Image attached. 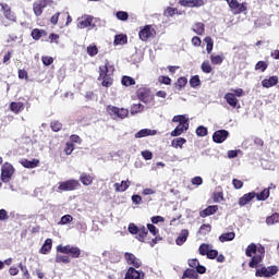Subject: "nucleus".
Segmentation results:
<instances>
[{
  "label": "nucleus",
  "mask_w": 279,
  "mask_h": 279,
  "mask_svg": "<svg viewBox=\"0 0 279 279\" xmlns=\"http://www.w3.org/2000/svg\"><path fill=\"white\" fill-rule=\"evenodd\" d=\"M137 99L145 104L146 108H151L154 106V94L151 89L144 87L137 90Z\"/></svg>",
  "instance_id": "obj_1"
},
{
  "label": "nucleus",
  "mask_w": 279,
  "mask_h": 279,
  "mask_svg": "<svg viewBox=\"0 0 279 279\" xmlns=\"http://www.w3.org/2000/svg\"><path fill=\"white\" fill-rule=\"evenodd\" d=\"M278 271V266H263L256 269L255 276L256 278H271V276H276Z\"/></svg>",
  "instance_id": "obj_2"
},
{
  "label": "nucleus",
  "mask_w": 279,
  "mask_h": 279,
  "mask_svg": "<svg viewBox=\"0 0 279 279\" xmlns=\"http://www.w3.org/2000/svg\"><path fill=\"white\" fill-rule=\"evenodd\" d=\"M12 175H14V166L10 162H4L1 167V182L8 184L12 180Z\"/></svg>",
  "instance_id": "obj_3"
},
{
  "label": "nucleus",
  "mask_w": 279,
  "mask_h": 279,
  "mask_svg": "<svg viewBox=\"0 0 279 279\" xmlns=\"http://www.w3.org/2000/svg\"><path fill=\"white\" fill-rule=\"evenodd\" d=\"M57 252H60V254H70L72 258H80L82 255V250H80V247L71 245L63 246L60 244L57 246Z\"/></svg>",
  "instance_id": "obj_4"
},
{
  "label": "nucleus",
  "mask_w": 279,
  "mask_h": 279,
  "mask_svg": "<svg viewBox=\"0 0 279 279\" xmlns=\"http://www.w3.org/2000/svg\"><path fill=\"white\" fill-rule=\"evenodd\" d=\"M263 258H265V246H259L258 253H256L251 258V262L248 263V267H251V269H258V265L263 263Z\"/></svg>",
  "instance_id": "obj_5"
},
{
  "label": "nucleus",
  "mask_w": 279,
  "mask_h": 279,
  "mask_svg": "<svg viewBox=\"0 0 279 279\" xmlns=\"http://www.w3.org/2000/svg\"><path fill=\"white\" fill-rule=\"evenodd\" d=\"M107 110L111 117H116L117 119H126L128 114H130L128 109L114 106H108Z\"/></svg>",
  "instance_id": "obj_6"
},
{
  "label": "nucleus",
  "mask_w": 279,
  "mask_h": 279,
  "mask_svg": "<svg viewBox=\"0 0 279 279\" xmlns=\"http://www.w3.org/2000/svg\"><path fill=\"white\" fill-rule=\"evenodd\" d=\"M95 21V17L92 15H84L82 17H78V24L77 27L80 29H86V27H90L92 29H95L96 25L93 23Z\"/></svg>",
  "instance_id": "obj_7"
},
{
  "label": "nucleus",
  "mask_w": 279,
  "mask_h": 279,
  "mask_svg": "<svg viewBox=\"0 0 279 279\" xmlns=\"http://www.w3.org/2000/svg\"><path fill=\"white\" fill-rule=\"evenodd\" d=\"M80 185V181L75 179H71L68 181L59 182L58 190L59 191H75Z\"/></svg>",
  "instance_id": "obj_8"
},
{
  "label": "nucleus",
  "mask_w": 279,
  "mask_h": 279,
  "mask_svg": "<svg viewBox=\"0 0 279 279\" xmlns=\"http://www.w3.org/2000/svg\"><path fill=\"white\" fill-rule=\"evenodd\" d=\"M225 1H227L233 14H241V12H245L247 10V5L245 3H239V1L236 0H225Z\"/></svg>",
  "instance_id": "obj_9"
},
{
  "label": "nucleus",
  "mask_w": 279,
  "mask_h": 279,
  "mask_svg": "<svg viewBox=\"0 0 279 279\" xmlns=\"http://www.w3.org/2000/svg\"><path fill=\"white\" fill-rule=\"evenodd\" d=\"M47 5H49V0H36L33 4L34 14L40 16Z\"/></svg>",
  "instance_id": "obj_10"
},
{
  "label": "nucleus",
  "mask_w": 279,
  "mask_h": 279,
  "mask_svg": "<svg viewBox=\"0 0 279 279\" xmlns=\"http://www.w3.org/2000/svg\"><path fill=\"white\" fill-rule=\"evenodd\" d=\"M230 136V132H228L227 130H218L213 134V141L214 143H225V141L228 140V137Z\"/></svg>",
  "instance_id": "obj_11"
},
{
  "label": "nucleus",
  "mask_w": 279,
  "mask_h": 279,
  "mask_svg": "<svg viewBox=\"0 0 279 279\" xmlns=\"http://www.w3.org/2000/svg\"><path fill=\"white\" fill-rule=\"evenodd\" d=\"M145 272L143 270H136L134 267H130L125 274L124 279H144Z\"/></svg>",
  "instance_id": "obj_12"
},
{
  "label": "nucleus",
  "mask_w": 279,
  "mask_h": 279,
  "mask_svg": "<svg viewBox=\"0 0 279 279\" xmlns=\"http://www.w3.org/2000/svg\"><path fill=\"white\" fill-rule=\"evenodd\" d=\"M124 258L128 265H132V267H135L136 269L143 265V263L132 253H125Z\"/></svg>",
  "instance_id": "obj_13"
},
{
  "label": "nucleus",
  "mask_w": 279,
  "mask_h": 279,
  "mask_svg": "<svg viewBox=\"0 0 279 279\" xmlns=\"http://www.w3.org/2000/svg\"><path fill=\"white\" fill-rule=\"evenodd\" d=\"M140 39L141 40H149L154 36V32L151 31V26L146 25L144 26L140 33H138Z\"/></svg>",
  "instance_id": "obj_14"
},
{
  "label": "nucleus",
  "mask_w": 279,
  "mask_h": 279,
  "mask_svg": "<svg viewBox=\"0 0 279 279\" xmlns=\"http://www.w3.org/2000/svg\"><path fill=\"white\" fill-rule=\"evenodd\" d=\"M172 123H179L185 130H189V118L184 114L174 116L172 118Z\"/></svg>",
  "instance_id": "obj_15"
},
{
  "label": "nucleus",
  "mask_w": 279,
  "mask_h": 279,
  "mask_svg": "<svg viewBox=\"0 0 279 279\" xmlns=\"http://www.w3.org/2000/svg\"><path fill=\"white\" fill-rule=\"evenodd\" d=\"M3 11L4 16L8 19V21H16V15L14 14V12H12V9L10 8V5L5 4V3H1L0 4Z\"/></svg>",
  "instance_id": "obj_16"
},
{
  "label": "nucleus",
  "mask_w": 279,
  "mask_h": 279,
  "mask_svg": "<svg viewBox=\"0 0 279 279\" xmlns=\"http://www.w3.org/2000/svg\"><path fill=\"white\" fill-rule=\"evenodd\" d=\"M158 131L151 129H142L135 134V138H145L146 136H156Z\"/></svg>",
  "instance_id": "obj_17"
},
{
  "label": "nucleus",
  "mask_w": 279,
  "mask_h": 279,
  "mask_svg": "<svg viewBox=\"0 0 279 279\" xmlns=\"http://www.w3.org/2000/svg\"><path fill=\"white\" fill-rule=\"evenodd\" d=\"M254 197H256V192H250V193L244 194L239 199V206H241V207L247 206V204H250V202H252V199H254Z\"/></svg>",
  "instance_id": "obj_18"
},
{
  "label": "nucleus",
  "mask_w": 279,
  "mask_h": 279,
  "mask_svg": "<svg viewBox=\"0 0 279 279\" xmlns=\"http://www.w3.org/2000/svg\"><path fill=\"white\" fill-rule=\"evenodd\" d=\"M217 210H219V206L210 205L199 213V217H203V218L210 217V215H215V213H217Z\"/></svg>",
  "instance_id": "obj_19"
},
{
  "label": "nucleus",
  "mask_w": 279,
  "mask_h": 279,
  "mask_svg": "<svg viewBox=\"0 0 279 279\" xmlns=\"http://www.w3.org/2000/svg\"><path fill=\"white\" fill-rule=\"evenodd\" d=\"M225 100L231 108H236L239 106V99L235 98L233 93H227L225 95Z\"/></svg>",
  "instance_id": "obj_20"
},
{
  "label": "nucleus",
  "mask_w": 279,
  "mask_h": 279,
  "mask_svg": "<svg viewBox=\"0 0 279 279\" xmlns=\"http://www.w3.org/2000/svg\"><path fill=\"white\" fill-rule=\"evenodd\" d=\"M38 162H40L38 159H22L20 161V165H22V167H25V169H36V167H38Z\"/></svg>",
  "instance_id": "obj_21"
},
{
  "label": "nucleus",
  "mask_w": 279,
  "mask_h": 279,
  "mask_svg": "<svg viewBox=\"0 0 279 279\" xmlns=\"http://www.w3.org/2000/svg\"><path fill=\"white\" fill-rule=\"evenodd\" d=\"M276 84H278V76H270L269 78L262 81V86L264 88H271V86H276Z\"/></svg>",
  "instance_id": "obj_22"
},
{
  "label": "nucleus",
  "mask_w": 279,
  "mask_h": 279,
  "mask_svg": "<svg viewBox=\"0 0 279 279\" xmlns=\"http://www.w3.org/2000/svg\"><path fill=\"white\" fill-rule=\"evenodd\" d=\"M198 279L199 278V275H197V271L193 268H186L184 271H183V275H182V279Z\"/></svg>",
  "instance_id": "obj_23"
},
{
  "label": "nucleus",
  "mask_w": 279,
  "mask_h": 279,
  "mask_svg": "<svg viewBox=\"0 0 279 279\" xmlns=\"http://www.w3.org/2000/svg\"><path fill=\"white\" fill-rule=\"evenodd\" d=\"M189 239V230L183 229L181 230L179 236L175 239V244L177 245H182L185 241Z\"/></svg>",
  "instance_id": "obj_24"
},
{
  "label": "nucleus",
  "mask_w": 279,
  "mask_h": 279,
  "mask_svg": "<svg viewBox=\"0 0 279 279\" xmlns=\"http://www.w3.org/2000/svg\"><path fill=\"white\" fill-rule=\"evenodd\" d=\"M100 75L99 78L101 77H110L112 75V68H108V63L100 65L99 66Z\"/></svg>",
  "instance_id": "obj_25"
},
{
  "label": "nucleus",
  "mask_w": 279,
  "mask_h": 279,
  "mask_svg": "<svg viewBox=\"0 0 279 279\" xmlns=\"http://www.w3.org/2000/svg\"><path fill=\"white\" fill-rule=\"evenodd\" d=\"M130 181H122L121 183H114V189L117 193H125L126 190L130 189V184H128Z\"/></svg>",
  "instance_id": "obj_26"
},
{
  "label": "nucleus",
  "mask_w": 279,
  "mask_h": 279,
  "mask_svg": "<svg viewBox=\"0 0 279 279\" xmlns=\"http://www.w3.org/2000/svg\"><path fill=\"white\" fill-rule=\"evenodd\" d=\"M80 182H82L84 186H90V184H93V177L84 172L80 177Z\"/></svg>",
  "instance_id": "obj_27"
},
{
  "label": "nucleus",
  "mask_w": 279,
  "mask_h": 279,
  "mask_svg": "<svg viewBox=\"0 0 279 279\" xmlns=\"http://www.w3.org/2000/svg\"><path fill=\"white\" fill-rule=\"evenodd\" d=\"M23 108H25V105L23 102H11L10 104V110H11V112H14V114H19V112L23 111Z\"/></svg>",
  "instance_id": "obj_28"
},
{
  "label": "nucleus",
  "mask_w": 279,
  "mask_h": 279,
  "mask_svg": "<svg viewBox=\"0 0 279 279\" xmlns=\"http://www.w3.org/2000/svg\"><path fill=\"white\" fill-rule=\"evenodd\" d=\"M236 236V233L234 232H227V233H222L220 236H219V241L221 243H226L228 241H234V238Z\"/></svg>",
  "instance_id": "obj_29"
},
{
  "label": "nucleus",
  "mask_w": 279,
  "mask_h": 279,
  "mask_svg": "<svg viewBox=\"0 0 279 279\" xmlns=\"http://www.w3.org/2000/svg\"><path fill=\"white\" fill-rule=\"evenodd\" d=\"M255 197L257 202H265V199H269V187L264 189L260 193H256Z\"/></svg>",
  "instance_id": "obj_30"
},
{
  "label": "nucleus",
  "mask_w": 279,
  "mask_h": 279,
  "mask_svg": "<svg viewBox=\"0 0 279 279\" xmlns=\"http://www.w3.org/2000/svg\"><path fill=\"white\" fill-rule=\"evenodd\" d=\"M245 254L248 258H252L253 254H258V246L254 243L250 244L245 250Z\"/></svg>",
  "instance_id": "obj_31"
},
{
  "label": "nucleus",
  "mask_w": 279,
  "mask_h": 279,
  "mask_svg": "<svg viewBox=\"0 0 279 279\" xmlns=\"http://www.w3.org/2000/svg\"><path fill=\"white\" fill-rule=\"evenodd\" d=\"M185 143H186V138L177 137V138L172 140L171 146L174 147V149H178V147H180V149H182V146L185 145Z\"/></svg>",
  "instance_id": "obj_32"
},
{
  "label": "nucleus",
  "mask_w": 279,
  "mask_h": 279,
  "mask_svg": "<svg viewBox=\"0 0 279 279\" xmlns=\"http://www.w3.org/2000/svg\"><path fill=\"white\" fill-rule=\"evenodd\" d=\"M52 245H53V240L47 239L41 246V254H47L48 252H51Z\"/></svg>",
  "instance_id": "obj_33"
},
{
  "label": "nucleus",
  "mask_w": 279,
  "mask_h": 279,
  "mask_svg": "<svg viewBox=\"0 0 279 279\" xmlns=\"http://www.w3.org/2000/svg\"><path fill=\"white\" fill-rule=\"evenodd\" d=\"M192 31L194 34H197V36H202L205 32V28H204V23H196L192 26Z\"/></svg>",
  "instance_id": "obj_34"
},
{
  "label": "nucleus",
  "mask_w": 279,
  "mask_h": 279,
  "mask_svg": "<svg viewBox=\"0 0 279 279\" xmlns=\"http://www.w3.org/2000/svg\"><path fill=\"white\" fill-rule=\"evenodd\" d=\"M211 247H213V245L203 243L198 247V253L201 254V256H207V254L210 252Z\"/></svg>",
  "instance_id": "obj_35"
},
{
  "label": "nucleus",
  "mask_w": 279,
  "mask_h": 279,
  "mask_svg": "<svg viewBox=\"0 0 279 279\" xmlns=\"http://www.w3.org/2000/svg\"><path fill=\"white\" fill-rule=\"evenodd\" d=\"M186 84H189V80L184 76H181L178 78V81L175 83V87L178 90H182L184 88V86H186Z\"/></svg>",
  "instance_id": "obj_36"
},
{
  "label": "nucleus",
  "mask_w": 279,
  "mask_h": 279,
  "mask_svg": "<svg viewBox=\"0 0 279 279\" xmlns=\"http://www.w3.org/2000/svg\"><path fill=\"white\" fill-rule=\"evenodd\" d=\"M206 43V51L207 53H213V48L215 47V41H213V38L210 36L205 37Z\"/></svg>",
  "instance_id": "obj_37"
},
{
  "label": "nucleus",
  "mask_w": 279,
  "mask_h": 279,
  "mask_svg": "<svg viewBox=\"0 0 279 279\" xmlns=\"http://www.w3.org/2000/svg\"><path fill=\"white\" fill-rule=\"evenodd\" d=\"M122 86H134L136 84V81L131 76H123L121 80Z\"/></svg>",
  "instance_id": "obj_38"
},
{
  "label": "nucleus",
  "mask_w": 279,
  "mask_h": 279,
  "mask_svg": "<svg viewBox=\"0 0 279 279\" xmlns=\"http://www.w3.org/2000/svg\"><path fill=\"white\" fill-rule=\"evenodd\" d=\"M128 43V36L125 35H116L114 45H125Z\"/></svg>",
  "instance_id": "obj_39"
},
{
  "label": "nucleus",
  "mask_w": 279,
  "mask_h": 279,
  "mask_svg": "<svg viewBox=\"0 0 279 279\" xmlns=\"http://www.w3.org/2000/svg\"><path fill=\"white\" fill-rule=\"evenodd\" d=\"M279 221V215L272 214L271 216L266 218L267 226H274V223H278Z\"/></svg>",
  "instance_id": "obj_40"
},
{
  "label": "nucleus",
  "mask_w": 279,
  "mask_h": 279,
  "mask_svg": "<svg viewBox=\"0 0 279 279\" xmlns=\"http://www.w3.org/2000/svg\"><path fill=\"white\" fill-rule=\"evenodd\" d=\"M44 34H45V31L35 28L32 31V38L34 40H40V38H43Z\"/></svg>",
  "instance_id": "obj_41"
},
{
  "label": "nucleus",
  "mask_w": 279,
  "mask_h": 279,
  "mask_svg": "<svg viewBox=\"0 0 279 279\" xmlns=\"http://www.w3.org/2000/svg\"><path fill=\"white\" fill-rule=\"evenodd\" d=\"M145 110V107L143 104H136L131 107V114H138V112H143Z\"/></svg>",
  "instance_id": "obj_42"
},
{
  "label": "nucleus",
  "mask_w": 279,
  "mask_h": 279,
  "mask_svg": "<svg viewBox=\"0 0 279 279\" xmlns=\"http://www.w3.org/2000/svg\"><path fill=\"white\" fill-rule=\"evenodd\" d=\"M186 130L184 126L182 125H177L175 129L170 133L171 136H181V134L183 132H186Z\"/></svg>",
  "instance_id": "obj_43"
},
{
  "label": "nucleus",
  "mask_w": 279,
  "mask_h": 279,
  "mask_svg": "<svg viewBox=\"0 0 279 279\" xmlns=\"http://www.w3.org/2000/svg\"><path fill=\"white\" fill-rule=\"evenodd\" d=\"M145 236H147V228L146 227H141L138 228L137 232V239L138 241H145Z\"/></svg>",
  "instance_id": "obj_44"
},
{
  "label": "nucleus",
  "mask_w": 279,
  "mask_h": 279,
  "mask_svg": "<svg viewBox=\"0 0 279 279\" xmlns=\"http://www.w3.org/2000/svg\"><path fill=\"white\" fill-rule=\"evenodd\" d=\"M71 221H73V216L64 215L61 217V219L59 221V226H66V225L71 223Z\"/></svg>",
  "instance_id": "obj_45"
},
{
  "label": "nucleus",
  "mask_w": 279,
  "mask_h": 279,
  "mask_svg": "<svg viewBox=\"0 0 279 279\" xmlns=\"http://www.w3.org/2000/svg\"><path fill=\"white\" fill-rule=\"evenodd\" d=\"M202 84V81L199 80V75H194L190 80V85L192 88H197Z\"/></svg>",
  "instance_id": "obj_46"
},
{
  "label": "nucleus",
  "mask_w": 279,
  "mask_h": 279,
  "mask_svg": "<svg viewBox=\"0 0 279 279\" xmlns=\"http://www.w3.org/2000/svg\"><path fill=\"white\" fill-rule=\"evenodd\" d=\"M87 53L90 56V58H95V56L99 53V49L95 45H89L87 47Z\"/></svg>",
  "instance_id": "obj_47"
},
{
  "label": "nucleus",
  "mask_w": 279,
  "mask_h": 279,
  "mask_svg": "<svg viewBox=\"0 0 279 279\" xmlns=\"http://www.w3.org/2000/svg\"><path fill=\"white\" fill-rule=\"evenodd\" d=\"M54 260L56 263H64L65 265L71 263V258L66 255H57Z\"/></svg>",
  "instance_id": "obj_48"
},
{
  "label": "nucleus",
  "mask_w": 279,
  "mask_h": 279,
  "mask_svg": "<svg viewBox=\"0 0 279 279\" xmlns=\"http://www.w3.org/2000/svg\"><path fill=\"white\" fill-rule=\"evenodd\" d=\"M211 64H222L223 63V56L220 54H211L210 56Z\"/></svg>",
  "instance_id": "obj_49"
},
{
  "label": "nucleus",
  "mask_w": 279,
  "mask_h": 279,
  "mask_svg": "<svg viewBox=\"0 0 279 279\" xmlns=\"http://www.w3.org/2000/svg\"><path fill=\"white\" fill-rule=\"evenodd\" d=\"M196 134L201 137L208 136V128L201 125L196 129Z\"/></svg>",
  "instance_id": "obj_50"
},
{
  "label": "nucleus",
  "mask_w": 279,
  "mask_h": 279,
  "mask_svg": "<svg viewBox=\"0 0 279 279\" xmlns=\"http://www.w3.org/2000/svg\"><path fill=\"white\" fill-rule=\"evenodd\" d=\"M203 73H213V66L208 61H204L201 65Z\"/></svg>",
  "instance_id": "obj_51"
},
{
  "label": "nucleus",
  "mask_w": 279,
  "mask_h": 279,
  "mask_svg": "<svg viewBox=\"0 0 279 279\" xmlns=\"http://www.w3.org/2000/svg\"><path fill=\"white\" fill-rule=\"evenodd\" d=\"M116 16L119 21H128V19H130V14H128L125 11H118Z\"/></svg>",
  "instance_id": "obj_52"
},
{
  "label": "nucleus",
  "mask_w": 279,
  "mask_h": 279,
  "mask_svg": "<svg viewBox=\"0 0 279 279\" xmlns=\"http://www.w3.org/2000/svg\"><path fill=\"white\" fill-rule=\"evenodd\" d=\"M50 128L52 132H60L62 130V123L60 121H52Z\"/></svg>",
  "instance_id": "obj_53"
},
{
  "label": "nucleus",
  "mask_w": 279,
  "mask_h": 279,
  "mask_svg": "<svg viewBox=\"0 0 279 279\" xmlns=\"http://www.w3.org/2000/svg\"><path fill=\"white\" fill-rule=\"evenodd\" d=\"M99 80H102V86H105V88H110V86H112V77L110 76H102Z\"/></svg>",
  "instance_id": "obj_54"
},
{
  "label": "nucleus",
  "mask_w": 279,
  "mask_h": 279,
  "mask_svg": "<svg viewBox=\"0 0 279 279\" xmlns=\"http://www.w3.org/2000/svg\"><path fill=\"white\" fill-rule=\"evenodd\" d=\"M255 71H262V73H265L267 71V62L265 61H259L255 65Z\"/></svg>",
  "instance_id": "obj_55"
},
{
  "label": "nucleus",
  "mask_w": 279,
  "mask_h": 279,
  "mask_svg": "<svg viewBox=\"0 0 279 279\" xmlns=\"http://www.w3.org/2000/svg\"><path fill=\"white\" fill-rule=\"evenodd\" d=\"M217 256H219V251L213 248L208 252V254L206 255L207 258H209V260H215V258H217Z\"/></svg>",
  "instance_id": "obj_56"
},
{
  "label": "nucleus",
  "mask_w": 279,
  "mask_h": 279,
  "mask_svg": "<svg viewBox=\"0 0 279 279\" xmlns=\"http://www.w3.org/2000/svg\"><path fill=\"white\" fill-rule=\"evenodd\" d=\"M146 230L147 232H150L153 236H157L158 234V228H156V226H154L153 223H147Z\"/></svg>",
  "instance_id": "obj_57"
},
{
  "label": "nucleus",
  "mask_w": 279,
  "mask_h": 279,
  "mask_svg": "<svg viewBox=\"0 0 279 279\" xmlns=\"http://www.w3.org/2000/svg\"><path fill=\"white\" fill-rule=\"evenodd\" d=\"M74 149H75V145H73V143H66V146L64 148L66 156H71Z\"/></svg>",
  "instance_id": "obj_58"
},
{
  "label": "nucleus",
  "mask_w": 279,
  "mask_h": 279,
  "mask_svg": "<svg viewBox=\"0 0 279 279\" xmlns=\"http://www.w3.org/2000/svg\"><path fill=\"white\" fill-rule=\"evenodd\" d=\"M41 62L45 66H51L53 64V57H41Z\"/></svg>",
  "instance_id": "obj_59"
},
{
  "label": "nucleus",
  "mask_w": 279,
  "mask_h": 279,
  "mask_svg": "<svg viewBox=\"0 0 279 279\" xmlns=\"http://www.w3.org/2000/svg\"><path fill=\"white\" fill-rule=\"evenodd\" d=\"M141 155L144 160H151V158H154V154L150 150H143Z\"/></svg>",
  "instance_id": "obj_60"
},
{
  "label": "nucleus",
  "mask_w": 279,
  "mask_h": 279,
  "mask_svg": "<svg viewBox=\"0 0 279 279\" xmlns=\"http://www.w3.org/2000/svg\"><path fill=\"white\" fill-rule=\"evenodd\" d=\"M192 8H203V5H206V2L204 0H191Z\"/></svg>",
  "instance_id": "obj_61"
},
{
  "label": "nucleus",
  "mask_w": 279,
  "mask_h": 279,
  "mask_svg": "<svg viewBox=\"0 0 279 279\" xmlns=\"http://www.w3.org/2000/svg\"><path fill=\"white\" fill-rule=\"evenodd\" d=\"M232 184L235 190L243 189V181L239 179H233Z\"/></svg>",
  "instance_id": "obj_62"
},
{
  "label": "nucleus",
  "mask_w": 279,
  "mask_h": 279,
  "mask_svg": "<svg viewBox=\"0 0 279 279\" xmlns=\"http://www.w3.org/2000/svg\"><path fill=\"white\" fill-rule=\"evenodd\" d=\"M7 219H10V215H8V210L0 209V221H7Z\"/></svg>",
  "instance_id": "obj_63"
},
{
  "label": "nucleus",
  "mask_w": 279,
  "mask_h": 279,
  "mask_svg": "<svg viewBox=\"0 0 279 279\" xmlns=\"http://www.w3.org/2000/svg\"><path fill=\"white\" fill-rule=\"evenodd\" d=\"M130 234H138V227L134 223L129 225Z\"/></svg>",
  "instance_id": "obj_64"
}]
</instances>
